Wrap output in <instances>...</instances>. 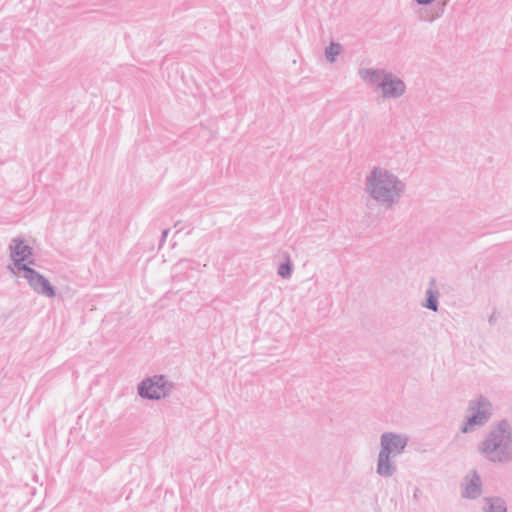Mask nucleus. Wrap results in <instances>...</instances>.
I'll list each match as a JSON object with an SVG mask.
<instances>
[{
    "instance_id": "39448f33",
    "label": "nucleus",
    "mask_w": 512,
    "mask_h": 512,
    "mask_svg": "<svg viewBox=\"0 0 512 512\" xmlns=\"http://www.w3.org/2000/svg\"><path fill=\"white\" fill-rule=\"evenodd\" d=\"M21 277L27 280L31 289L44 297L54 298L56 291L49 280L30 266H22Z\"/></svg>"
},
{
    "instance_id": "1a4fd4ad",
    "label": "nucleus",
    "mask_w": 512,
    "mask_h": 512,
    "mask_svg": "<svg viewBox=\"0 0 512 512\" xmlns=\"http://www.w3.org/2000/svg\"><path fill=\"white\" fill-rule=\"evenodd\" d=\"M380 88L384 98H399L406 92L405 83L391 72L385 75Z\"/></svg>"
},
{
    "instance_id": "4468645a",
    "label": "nucleus",
    "mask_w": 512,
    "mask_h": 512,
    "mask_svg": "<svg viewBox=\"0 0 512 512\" xmlns=\"http://www.w3.org/2000/svg\"><path fill=\"white\" fill-rule=\"evenodd\" d=\"M341 52V45L338 43L332 42L328 47L325 49V56L326 59L330 62L335 61V57L340 54Z\"/></svg>"
},
{
    "instance_id": "9d476101",
    "label": "nucleus",
    "mask_w": 512,
    "mask_h": 512,
    "mask_svg": "<svg viewBox=\"0 0 512 512\" xmlns=\"http://www.w3.org/2000/svg\"><path fill=\"white\" fill-rule=\"evenodd\" d=\"M396 456L379 451L376 473L384 478L393 476L397 471V465L393 460Z\"/></svg>"
},
{
    "instance_id": "7ed1b4c3",
    "label": "nucleus",
    "mask_w": 512,
    "mask_h": 512,
    "mask_svg": "<svg viewBox=\"0 0 512 512\" xmlns=\"http://www.w3.org/2000/svg\"><path fill=\"white\" fill-rule=\"evenodd\" d=\"M493 415V405L484 395L468 401L466 416L460 426L463 434H468L484 427Z\"/></svg>"
},
{
    "instance_id": "dca6fc26",
    "label": "nucleus",
    "mask_w": 512,
    "mask_h": 512,
    "mask_svg": "<svg viewBox=\"0 0 512 512\" xmlns=\"http://www.w3.org/2000/svg\"><path fill=\"white\" fill-rule=\"evenodd\" d=\"M168 233H169V229H164L162 231V235H161V238H160V246H162L163 243L165 242L166 237L168 236Z\"/></svg>"
},
{
    "instance_id": "9b49d317",
    "label": "nucleus",
    "mask_w": 512,
    "mask_h": 512,
    "mask_svg": "<svg viewBox=\"0 0 512 512\" xmlns=\"http://www.w3.org/2000/svg\"><path fill=\"white\" fill-rule=\"evenodd\" d=\"M389 73L390 72L384 70L372 68H362L359 70V76L364 82L379 88L381 82L384 81L385 75Z\"/></svg>"
},
{
    "instance_id": "f03ea898",
    "label": "nucleus",
    "mask_w": 512,
    "mask_h": 512,
    "mask_svg": "<svg viewBox=\"0 0 512 512\" xmlns=\"http://www.w3.org/2000/svg\"><path fill=\"white\" fill-rule=\"evenodd\" d=\"M483 457L494 464H506L512 461V427L503 419L487 433L478 445Z\"/></svg>"
},
{
    "instance_id": "20e7f679",
    "label": "nucleus",
    "mask_w": 512,
    "mask_h": 512,
    "mask_svg": "<svg viewBox=\"0 0 512 512\" xmlns=\"http://www.w3.org/2000/svg\"><path fill=\"white\" fill-rule=\"evenodd\" d=\"M172 388L173 384L170 383L165 376L155 375L139 383L138 395L143 399L159 400L166 397Z\"/></svg>"
},
{
    "instance_id": "a211bd4d",
    "label": "nucleus",
    "mask_w": 512,
    "mask_h": 512,
    "mask_svg": "<svg viewBox=\"0 0 512 512\" xmlns=\"http://www.w3.org/2000/svg\"><path fill=\"white\" fill-rule=\"evenodd\" d=\"M493 321H494V318H493V316H491V317L489 318V322H490V323H492Z\"/></svg>"
},
{
    "instance_id": "ddd939ff",
    "label": "nucleus",
    "mask_w": 512,
    "mask_h": 512,
    "mask_svg": "<svg viewBox=\"0 0 512 512\" xmlns=\"http://www.w3.org/2000/svg\"><path fill=\"white\" fill-rule=\"evenodd\" d=\"M484 501L483 512H507L506 502L501 497H485Z\"/></svg>"
},
{
    "instance_id": "f8f14e48",
    "label": "nucleus",
    "mask_w": 512,
    "mask_h": 512,
    "mask_svg": "<svg viewBox=\"0 0 512 512\" xmlns=\"http://www.w3.org/2000/svg\"><path fill=\"white\" fill-rule=\"evenodd\" d=\"M435 285V279H431L430 287L425 292V302L423 306L431 311L437 312L439 308V292L437 289H433Z\"/></svg>"
},
{
    "instance_id": "0eeeda50",
    "label": "nucleus",
    "mask_w": 512,
    "mask_h": 512,
    "mask_svg": "<svg viewBox=\"0 0 512 512\" xmlns=\"http://www.w3.org/2000/svg\"><path fill=\"white\" fill-rule=\"evenodd\" d=\"M408 441L406 435L384 432L380 437V451L397 457L404 452Z\"/></svg>"
},
{
    "instance_id": "2eb2a0df",
    "label": "nucleus",
    "mask_w": 512,
    "mask_h": 512,
    "mask_svg": "<svg viewBox=\"0 0 512 512\" xmlns=\"http://www.w3.org/2000/svg\"><path fill=\"white\" fill-rule=\"evenodd\" d=\"M277 273L284 279L290 278L292 274V264L290 258L287 257L286 262L281 263L278 267Z\"/></svg>"
},
{
    "instance_id": "f257e3e1",
    "label": "nucleus",
    "mask_w": 512,
    "mask_h": 512,
    "mask_svg": "<svg viewBox=\"0 0 512 512\" xmlns=\"http://www.w3.org/2000/svg\"><path fill=\"white\" fill-rule=\"evenodd\" d=\"M406 183L384 167H374L365 179V192L378 205L392 209L406 192Z\"/></svg>"
},
{
    "instance_id": "f3484780",
    "label": "nucleus",
    "mask_w": 512,
    "mask_h": 512,
    "mask_svg": "<svg viewBox=\"0 0 512 512\" xmlns=\"http://www.w3.org/2000/svg\"><path fill=\"white\" fill-rule=\"evenodd\" d=\"M435 0H415V2L422 6H427L433 3Z\"/></svg>"
},
{
    "instance_id": "423d86ee",
    "label": "nucleus",
    "mask_w": 512,
    "mask_h": 512,
    "mask_svg": "<svg viewBox=\"0 0 512 512\" xmlns=\"http://www.w3.org/2000/svg\"><path fill=\"white\" fill-rule=\"evenodd\" d=\"M10 256L13 260V266L8 265V269L11 272H14V268L18 270V272H22V266H29V264H34L35 260L31 259L33 256V249L29 245L24 243L23 239L14 238L9 246Z\"/></svg>"
},
{
    "instance_id": "6e6552de",
    "label": "nucleus",
    "mask_w": 512,
    "mask_h": 512,
    "mask_svg": "<svg viewBox=\"0 0 512 512\" xmlns=\"http://www.w3.org/2000/svg\"><path fill=\"white\" fill-rule=\"evenodd\" d=\"M461 486L462 498L474 500L482 494V479L476 470L471 471L465 476Z\"/></svg>"
}]
</instances>
